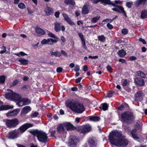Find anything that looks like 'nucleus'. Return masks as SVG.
<instances>
[{
    "label": "nucleus",
    "mask_w": 147,
    "mask_h": 147,
    "mask_svg": "<svg viewBox=\"0 0 147 147\" xmlns=\"http://www.w3.org/2000/svg\"><path fill=\"white\" fill-rule=\"evenodd\" d=\"M123 137L121 131L118 130L112 131L109 136V142L115 146L125 147L127 145L128 141Z\"/></svg>",
    "instance_id": "obj_1"
},
{
    "label": "nucleus",
    "mask_w": 147,
    "mask_h": 147,
    "mask_svg": "<svg viewBox=\"0 0 147 147\" xmlns=\"http://www.w3.org/2000/svg\"><path fill=\"white\" fill-rule=\"evenodd\" d=\"M118 115L121 121L128 124L132 123L135 119V115L132 112L125 111Z\"/></svg>",
    "instance_id": "obj_2"
},
{
    "label": "nucleus",
    "mask_w": 147,
    "mask_h": 147,
    "mask_svg": "<svg viewBox=\"0 0 147 147\" xmlns=\"http://www.w3.org/2000/svg\"><path fill=\"white\" fill-rule=\"evenodd\" d=\"M28 131L34 136L37 137L38 140L40 142L46 143L48 142V137L47 134L42 130L38 129H33Z\"/></svg>",
    "instance_id": "obj_3"
},
{
    "label": "nucleus",
    "mask_w": 147,
    "mask_h": 147,
    "mask_svg": "<svg viewBox=\"0 0 147 147\" xmlns=\"http://www.w3.org/2000/svg\"><path fill=\"white\" fill-rule=\"evenodd\" d=\"M85 110V108L83 104L79 102L76 101V103L74 104V108L72 111L76 113H82Z\"/></svg>",
    "instance_id": "obj_4"
},
{
    "label": "nucleus",
    "mask_w": 147,
    "mask_h": 147,
    "mask_svg": "<svg viewBox=\"0 0 147 147\" xmlns=\"http://www.w3.org/2000/svg\"><path fill=\"white\" fill-rule=\"evenodd\" d=\"M5 122L7 127L9 129L16 127L19 123L18 120L16 118L11 120L6 119Z\"/></svg>",
    "instance_id": "obj_5"
},
{
    "label": "nucleus",
    "mask_w": 147,
    "mask_h": 147,
    "mask_svg": "<svg viewBox=\"0 0 147 147\" xmlns=\"http://www.w3.org/2000/svg\"><path fill=\"white\" fill-rule=\"evenodd\" d=\"M92 129L91 125L87 123L78 127L77 129V131L81 133L85 134L90 131Z\"/></svg>",
    "instance_id": "obj_6"
},
{
    "label": "nucleus",
    "mask_w": 147,
    "mask_h": 147,
    "mask_svg": "<svg viewBox=\"0 0 147 147\" xmlns=\"http://www.w3.org/2000/svg\"><path fill=\"white\" fill-rule=\"evenodd\" d=\"M33 126L34 125L32 124L26 123L22 125L17 129L18 130L19 134L21 135L24 133L28 128Z\"/></svg>",
    "instance_id": "obj_7"
},
{
    "label": "nucleus",
    "mask_w": 147,
    "mask_h": 147,
    "mask_svg": "<svg viewBox=\"0 0 147 147\" xmlns=\"http://www.w3.org/2000/svg\"><path fill=\"white\" fill-rule=\"evenodd\" d=\"M20 135L18 130L17 129L9 131L8 135V138L10 139L14 140L17 138Z\"/></svg>",
    "instance_id": "obj_8"
},
{
    "label": "nucleus",
    "mask_w": 147,
    "mask_h": 147,
    "mask_svg": "<svg viewBox=\"0 0 147 147\" xmlns=\"http://www.w3.org/2000/svg\"><path fill=\"white\" fill-rule=\"evenodd\" d=\"M31 110V108L29 106H26L23 107L20 114L21 117H24Z\"/></svg>",
    "instance_id": "obj_9"
},
{
    "label": "nucleus",
    "mask_w": 147,
    "mask_h": 147,
    "mask_svg": "<svg viewBox=\"0 0 147 147\" xmlns=\"http://www.w3.org/2000/svg\"><path fill=\"white\" fill-rule=\"evenodd\" d=\"M78 138L76 136L71 137L69 142V146L71 147H76L77 145Z\"/></svg>",
    "instance_id": "obj_10"
},
{
    "label": "nucleus",
    "mask_w": 147,
    "mask_h": 147,
    "mask_svg": "<svg viewBox=\"0 0 147 147\" xmlns=\"http://www.w3.org/2000/svg\"><path fill=\"white\" fill-rule=\"evenodd\" d=\"M62 15L64 18V20L67 22L71 26L75 25V23L72 20L67 14L63 13L62 14Z\"/></svg>",
    "instance_id": "obj_11"
},
{
    "label": "nucleus",
    "mask_w": 147,
    "mask_h": 147,
    "mask_svg": "<svg viewBox=\"0 0 147 147\" xmlns=\"http://www.w3.org/2000/svg\"><path fill=\"white\" fill-rule=\"evenodd\" d=\"M63 125L67 131H72L77 130V128L74 126L72 124L69 122H66L63 124Z\"/></svg>",
    "instance_id": "obj_12"
},
{
    "label": "nucleus",
    "mask_w": 147,
    "mask_h": 147,
    "mask_svg": "<svg viewBox=\"0 0 147 147\" xmlns=\"http://www.w3.org/2000/svg\"><path fill=\"white\" fill-rule=\"evenodd\" d=\"M134 83L136 85L142 86L145 85L144 80L140 77L136 78L134 79Z\"/></svg>",
    "instance_id": "obj_13"
},
{
    "label": "nucleus",
    "mask_w": 147,
    "mask_h": 147,
    "mask_svg": "<svg viewBox=\"0 0 147 147\" xmlns=\"http://www.w3.org/2000/svg\"><path fill=\"white\" fill-rule=\"evenodd\" d=\"M78 35L82 41L81 44L82 47L88 51V49L86 45L85 39L83 34L81 33H79L78 34Z\"/></svg>",
    "instance_id": "obj_14"
},
{
    "label": "nucleus",
    "mask_w": 147,
    "mask_h": 147,
    "mask_svg": "<svg viewBox=\"0 0 147 147\" xmlns=\"http://www.w3.org/2000/svg\"><path fill=\"white\" fill-rule=\"evenodd\" d=\"M88 143L89 147H97V143L93 138H90Z\"/></svg>",
    "instance_id": "obj_15"
},
{
    "label": "nucleus",
    "mask_w": 147,
    "mask_h": 147,
    "mask_svg": "<svg viewBox=\"0 0 147 147\" xmlns=\"http://www.w3.org/2000/svg\"><path fill=\"white\" fill-rule=\"evenodd\" d=\"M137 129L135 128L131 130L130 131L131 136L134 140H139L140 139V138L137 134Z\"/></svg>",
    "instance_id": "obj_16"
},
{
    "label": "nucleus",
    "mask_w": 147,
    "mask_h": 147,
    "mask_svg": "<svg viewBox=\"0 0 147 147\" xmlns=\"http://www.w3.org/2000/svg\"><path fill=\"white\" fill-rule=\"evenodd\" d=\"M86 118L87 120L93 122L98 121L100 119V117L98 116H89L86 117Z\"/></svg>",
    "instance_id": "obj_17"
},
{
    "label": "nucleus",
    "mask_w": 147,
    "mask_h": 147,
    "mask_svg": "<svg viewBox=\"0 0 147 147\" xmlns=\"http://www.w3.org/2000/svg\"><path fill=\"white\" fill-rule=\"evenodd\" d=\"M63 124H59L58 126L56 131L57 133L63 134L65 131Z\"/></svg>",
    "instance_id": "obj_18"
},
{
    "label": "nucleus",
    "mask_w": 147,
    "mask_h": 147,
    "mask_svg": "<svg viewBox=\"0 0 147 147\" xmlns=\"http://www.w3.org/2000/svg\"><path fill=\"white\" fill-rule=\"evenodd\" d=\"M143 94V93L142 92H137L135 95V100L137 101H140L142 100Z\"/></svg>",
    "instance_id": "obj_19"
},
{
    "label": "nucleus",
    "mask_w": 147,
    "mask_h": 147,
    "mask_svg": "<svg viewBox=\"0 0 147 147\" xmlns=\"http://www.w3.org/2000/svg\"><path fill=\"white\" fill-rule=\"evenodd\" d=\"M76 103V101L74 102L69 100H67L65 101L66 106L69 107L72 111L74 108V104Z\"/></svg>",
    "instance_id": "obj_20"
},
{
    "label": "nucleus",
    "mask_w": 147,
    "mask_h": 147,
    "mask_svg": "<svg viewBox=\"0 0 147 147\" xmlns=\"http://www.w3.org/2000/svg\"><path fill=\"white\" fill-rule=\"evenodd\" d=\"M44 11L46 14L48 16L53 14L54 12V10L52 8L47 7L45 9Z\"/></svg>",
    "instance_id": "obj_21"
},
{
    "label": "nucleus",
    "mask_w": 147,
    "mask_h": 147,
    "mask_svg": "<svg viewBox=\"0 0 147 147\" xmlns=\"http://www.w3.org/2000/svg\"><path fill=\"white\" fill-rule=\"evenodd\" d=\"M89 6L87 5H84L82 7V13L83 14H88L89 11Z\"/></svg>",
    "instance_id": "obj_22"
},
{
    "label": "nucleus",
    "mask_w": 147,
    "mask_h": 147,
    "mask_svg": "<svg viewBox=\"0 0 147 147\" xmlns=\"http://www.w3.org/2000/svg\"><path fill=\"white\" fill-rule=\"evenodd\" d=\"M110 5H111L113 6L118 8L119 9V11L118 12L119 13H121L125 11L124 9L122 6L115 4L111 2V4H110Z\"/></svg>",
    "instance_id": "obj_23"
},
{
    "label": "nucleus",
    "mask_w": 147,
    "mask_h": 147,
    "mask_svg": "<svg viewBox=\"0 0 147 147\" xmlns=\"http://www.w3.org/2000/svg\"><path fill=\"white\" fill-rule=\"evenodd\" d=\"M20 112V110L18 109H16L9 113L7 115L9 116H13L17 115Z\"/></svg>",
    "instance_id": "obj_24"
},
{
    "label": "nucleus",
    "mask_w": 147,
    "mask_h": 147,
    "mask_svg": "<svg viewBox=\"0 0 147 147\" xmlns=\"http://www.w3.org/2000/svg\"><path fill=\"white\" fill-rule=\"evenodd\" d=\"M13 107V106L9 105H2L0 107V111L7 110L12 109Z\"/></svg>",
    "instance_id": "obj_25"
},
{
    "label": "nucleus",
    "mask_w": 147,
    "mask_h": 147,
    "mask_svg": "<svg viewBox=\"0 0 147 147\" xmlns=\"http://www.w3.org/2000/svg\"><path fill=\"white\" fill-rule=\"evenodd\" d=\"M18 61L20 62L22 65H26L28 64L29 61L26 59L23 58H20L18 59Z\"/></svg>",
    "instance_id": "obj_26"
},
{
    "label": "nucleus",
    "mask_w": 147,
    "mask_h": 147,
    "mask_svg": "<svg viewBox=\"0 0 147 147\" xmlns=\"http://www.w3.org/2000/svg\"><path fill=\"white\" fill-rule=\"evenodd\" d=\"M61 23L60 22H57L55 23L54 28L56 32H59L61 30Z\"/></svg>",
    "instance_id": "obj_27"
},
{
    "label": "nucleus",
    "mask_w": 147,
    "mask_h": 147,
    "mask_svg": "<svg viewBox=\"0 0 147 147\" xmlns=\"http://www.w3.org/2000/svg\"><path fill=\"white\" fill-rule=\"evenodd\" d=\"M128 107V105L127 103H125L121 105L120 106L118 107L117 110L120 111H123L125 108H127Z\"/></svg>",
    "instance_id": "obj_28"
},
{
    "label": "nucleus",
    "mask_w": 147,
    "mask_h": 147,
    "mask_svg": "<svg viewBox=\"0 0 147 147\" xmlns=\"http://www.w3.org/2000/svg\"><path fill=\"white\" fill-rule=\"evenodd\" d=\"M117 54L120 57H124L127 54L126 52L123 49L119 50Z\"/></svg>",
    "instance_id": "obj_29"
},
{
    "label": "nucleus",
    "mask_w": 147,
    "mask_h": 147,
    "mask_svg": "<svg viewBox=\"0 0 147 147\" xmlns=\"http://www.w3.org/2000/svg\"><path fill=\"white\" fill-rule=\"evenodd\" d=\"M108 105L107 103H104L100 105L99 108L103 110L104 111H105L108 109Z\"/></svg>",
    "instance_id": "obj_30"
},
{
    "label": "nucleus",
    "mask_w": 147,
    "mask_h": 147,
    "mask_svg": "<svg viewBox=\"0 0 147 147\" xmlns=\"http://www.w3.org/2000/svg\"><path fill=\"white\" fill-rule=\"evenodd\" d=\"M36 31L38 34L40 35H43L45 34V31L39 27L37 28L36 29Z\"/></svg>",
    "instance_id": "obj_31"
},
{
    "label": "nucleus",
    "mask_w": 147,
    "mask_h": 147,
    "mask_svg": "<svg viewBox=\"0 0 147 147\" xmlns=\"http://www.w3.org/2000/svg\"><path fill=\"white\" fill-rule=\"evenodd\" d=\"M147 0H137L135 3V5L137 6H138L141 4L144 5L146 2Z\"/></svg>",
    "instance_id": "obj_32"
},
{
    "label": "nucleus",
    "mask_w": 147,
    "mask_h": 147,
    "mask_svg": "<svg viewBox=\"0 0 147 147\" xmlns=\"http://www.w3.org/2000/svg\"><path fill=\"white\" fill-rule=\"evenodd\" d=\"M14 92H7L5 94V97L6 98L13 99Z\"/></svg>",
    "instance_id": "obj_33"
},
{
    "label": "nucleus",
    "mask_w": 147,
    "mask_h": 147,
    "mask_svg": "<svg viewBox=\"0 0 147 147\" xmlns=\"http://www.w3.org/2000/svg\"><path fill=\"white\" fill-rule=\"evenodd\" d=\"M50 54L52 56H55L56 57H60L61 55V53L59 51H56L54 52L52 51H50Z\"/></svg>",
    "instance_id": "obj_34"
},
{
    "label": "nucleus",
    "mask_w": 147,
    "mask_h": 147,
    "mask_svg": "<svg viewBox=\"0 0 147 147\" xmlns=\"http://www.w3.org/2000/svg\"><path fill=\"white\" fill-rule=\"evenodd\" d=\"M21 96L18 94L14 93L13 99L15 100H19L21 98Z\"/></svg>",
    "instance_id": "obj_35"
},
{
    "label": "nucleus",
    "mask_w": 147,
    "mask_h": 147,
    "mask_svg": "<svg viewBox=\"0 0 147 147\" xmlns=\"http://www.w3.org/2000/svg\"><path fill=\"white\" fill-rule=\"evenodd\" d=\"M141 18L144 19L147 18V11L145 10L142 11L141 13Z\"/></svg>",
    "instance_id": "obj_36"
},
{
    "label": "nucleus",
    "mask_w": 147,
    "mask_h": 147,
    "mask_svg": "<svg viewBox=\"0 0 147 147\" xmlns=\"http://www.w3.org/2000/svg\"><path fill=\"white\" fill-rule=\"evenodd\" d=\"M98 40L102 42H104L106 41V37L104 35H99L98 36Z\"/></svg>",
    "instance_id": "obj_37"
},
{
    "label": "nucleus",
    "mask_w": 147,
    "mask_h": 147,
    "mask_svg": "<svg viewBox=\"0 0 147 147\" xmlns=\"http://www.w3.org/2000/svg\"><path fill=\"white\" fill-rule=\"evenodd\" d=\"M20 82L18 79H15L14 80L13 82L10 84V88L16 86Z\"/></svg>",
    "instance_id": "obj_38"
},
{
    "label": "nucleus",
    "mask_w": 147,
    "mask_h": 147,
    "mask_svg": "<svg viewBox=\"0 0 147 147\" xmlns=\"http://www.w3.org/2000/svg\"><path fill=\"white\" fill-rule=\"evenodd\" d=\"M22 101L26 105H28L31 103V100L28 98H23Z\"/></svg>",
    "instance_id": "obj_39"
},
{
    "label": "nucleus",
    "mask_w": 147,
    "mask_h": 147,
    "mask_svg": "<svg viewBox=\"0 0 147 147\" xmlns=\"http://www.w3.org/2000/svg\"><path fill=\"white\" fill-rule=\"evenodd\" d=\"M65 3L66 4H70L72 5H75L74 0H65Z\"/></svg>",
    "instance_id": "obj_40"
},
{
    "label": "nucleus",
    "mask_w": 147,
    "mask_h": 147,
    "mask_svg": "<svg viewBox=\"0 0 147 147\" xmlns=\"http://www.w3.org/2000/svg\"><path fill=\"white\" fill-rule=\"evenodd\" d=\"M137 73L139 76H140L142 78H145L146 75L142 71H137Z\"/></svg>",
    "instance_id": "obj_41"
},
{
    "label": "nucleus",
    "mask_w": 147,
    "mask_h": 147,
    "mask_svg": "<svg viewBox=\"0 0 147 147\" xmlns=\"http://www.w3.org/2000/svg\"><path fill=\"white\" fill-rule=\"evenodd\" d=\"M49 40V41H48L47 44L48 45H53V43H56L57 41L56 39H54L52 38H48Z\"/></svg>",
    "instance_id": "obj_42"
},
{
    "label": "nucleus",
    "mask_w": 147,
    "mask_h": 147,
    "mask_svg": "<svg viewBox=\"0 0 147 147\" xmlns=\"http://www.w3.org/2000/svg\"><path fill=\"white\" fill-rule=\"evenodd\" d=\"M100 16H97L96 17H93L91 21L93 23H96L100 19Z\"/></svg>",
    "instance_id": "obj_43"
},
{
    "label": "nucleus",
    "mask_w": 147,
    "mask_h": 147,
    "mask_svg": "<svg viewBox=\"0 0 147 147\" xmlns=\"http://www.w3.org/2000/svg\"><path fill=\"white\" fill-rule=\"evenodd\" d=\"M5 76L4 75L0 76V84H3L5 82Z\"/></svg>",
    "instance_id": "obj_44"
},
{
    "label": "nucleus",
    "mask_w": 147,
    "mask_h": 147,
    "mask_svg": "<svg viewBox=\"0 0 147 147\" xmlns=\"http://www.w3.org/2000/svg\"><path fill=\"white\" fill-rule=\"evenodd\" d=\"M18 7L20 9H23L26 8V5L24 3L20 2L18 4Z\"/></svg>",
    "instance_id": "obj_45"
},
{
    "label": "nucleus",
    "mask_w": 147,
    "mask_h": 147,
    "mask_svg": "<svg viewBox=\"0 0 147 147\" xmlns=\"http://www.w3.org/2000/svg\"><path fill=\"white\" fill-rule=\"evenodd\" d=\"M115 93V91L113 90H110L109 91L107 94V97L111 98L113 94Z\"/></svg>",
    "instance_id": "obj_46"
},
{
    "label": "nucleus",
    "mask_w": 147,
    "mask_h": 147,
    "mask_svg": "<svg viewBox=\"0 0 147 147\" xmlns=\"http://www.w3.org/2000/svg\"><path fill=\"white\" fill-rule=\"evenodd\" d=\"M128 84H129V80L127 79H125L122 84L123 86L125 87L127 86Z\"/></svg>",
    "instance_id": "obj_47"
},
{
    "label": "nucleus",
    "mask_w": 147,
    "mask_h": 147,
    "mask_svg": "<svg viewBox=\"0 0 147 147\" xmlns=\"http://www.w3.org/2000/svg\"><path fill=\"white\" fill-rule=\"evenodd\" d=\"M48 35L49 36L53 38L57 39H58V38L54 34L51 32H50L49 34H48Z\"/></svg>",
    "instance_id": "obj_48"
},
{
    "label": "nucleus",
    "mask_w": 147,
    "mask_h": 147,
    "mask_svg": "<svg viewBox=\"0 0 147 147\" xmlns=\"http://www.w3.org/2000/svg\"><path fill=\"white\" fill-rule=\"evenodd\" d=\"M15 55L18 57H20L21 56H24L27 55V54L23 51H21L19 53L16 54Z\"/></svg>",
    "instance_id": "obj_49"
},
{
    "label": "nucleus",
    "mask_w": 147,
    "mask_h": 147,
    "mask_svg": "<svg viewBox=\"0 0 147 147\" xmlns=\"http://www.w3.org/2000/svg\"><path fill=\"white\" fill-rule=\"evenodd\" d=\"M106 68L107 70L110 73H111L113 72V69L110 65H108L106 67Z\"/></svg>",
    "instance_id": "obj_50"
},
{
    "label": "nucleus",
    "mask_w": 147,
    "mask_h": 147,
    "mask_svg": "<svg viewBox=\"0 0 147 147\" xmlns=\"http://www.w3.org/2000/svg\"><path fill=\"white\" fill-rule=\"evenodd\" d=\"M39 115V113L38 112H34L32 113L31 116L32 117H36L37 116Z\"/></svg>",
    "instance_id": "obj_51"
},
{
    "label": "nucleus",
    "mask_w": 147,
    "mask_h": 147,
    "mask_svg": "<svg viewBox=\"0 0 147 147\" xmlns=\"http://www.w3.org/2000/svg\"><path fill=\"white\" fill-rule=\"evenodd\" d=\"M49 40L47 39L46 40L45 39H43L41 42V43L42 44H47L48 41H49Z\"/></svg>",
    "instance_id": "obj_52"
},
{
    "label": "nucleus",
    "mask_w": 147,
    "mask_h": 147,
    "mask_svg": "<svg viewBox=\"0 0 147 147\" xmlns=\"http://www.w3.org/2000/svg\"><path fill=\"white\" fill-rule=\"evenodd\" d=\"M137 59V58L134 56H130L129 59V60L131 61H134Z\"/></svg>",
    "instance_id": "obj_53"
},
{
    "label": "nucleus",
    "mask_w": 147,
    "mask_h": 147,
    "mask_svg": "<svg viewBox=\"0 0 147 147\" xmlns=\"http://www.w3.org/2000/svg\"><path fill=\"white\" fill-rule=\"evenodd\" d=\"M128 30L125 28L123 29L122 30V33L124 35L128 33Z\"/></svg>",
    "instance_id": "obj_54"
},
{
    "label": "nucleus",
    "mask_w": 147,
    "mask_h": 147,
    "mask_svg": "<svg viewBox=\"0 0 147 147\" xmlns=\"http://www.w3.org/2000/svg\"><path fill=\"white\" fill-rule=\"evenodd\" d=\"M132 3L130 2H127L126 3V6L128 8H131L132 7Z\"/></svg>",
    "instance_id": "obj_55"
},
{
    "label": "nucleus",
    "mask_w": 147,
    "mask_h": 147,
    "mask_svg": "<svg viewBox=\"0 0 147 147\" xmlns=\"http://www.w3.org/2000/svg\"><path fill=\"white\" fill-rule=\"evenodd\" d=\"M123 88L126 90L128 92H131V89L129 88L128 86H125Z\"/></svg>",
    "instance_id": "obj_56"
},
{
    "label": "nucleus",
    "mask_w": 147,
    "mask_h": 147,
    "mask_svg": "<svg viewBox=\"0 0 147 147\" xmlns=\"http://www.w3.org/2000/svg\"><path fill=\"white\" fill-rule=\"evenodd\" d=\"M63 70V69L61 67H58L56 70L57 72V73H61L62 72V71Z\"/></svg>",
    "instance_id": "obj_57"
},
{
    "label": "nucleus",
    "mask_w": 147,
    "mask_h": 147,
    "mask_svg": "<svg viewBox=\"0 0 147 147\" xmlns=\"http://www.w3.org/2000/svg\"><path fill=\"white\" fill-rule=\"evenodd\" d=\"M56 131H55V130H52L51 131V136L52 137H55V133H56Z\"/></svg>",
    "instance_id": "obj_58"
},
{
    "label": "nucleus",
    "mask_w": 147,
    "mask_h": 147,
    "mask_svg": "<svg viewBox=\"0 0 147 147\" xmlns=\"http://www.w3.org/2000/svg\"><path fill=\"white\" fill-rule=\"evenodd\" d=\"M107 28L109 29H112L113 28V26L109 23L107 24Z\"/></svg>",
    "instance_id": "obj_59"
},
{
    "label": "nucleus",
    "mask_w": 147,
    "mask_h": 147,
    "mask_svg": "<svg viewBox=\"0 0 147 147\" xmlns=\"http://www.w3.org/2000/svg\"><path fill=\"white\" fill-rule=\"evenodd\" d=\"M28 10V13L29 15L32 14L33 13V11L29 7H28L27 8Z\"/></svg>",
    "instance_id": "obj_60"
},
{
    "label": "nucleus",
    "mask_w": 147,
    "mask_h": 147,
    "mask_svg": "<svg viewBox=\"0 0 147 147\" xmlns=\"http://www.w3.org/2000/svg\"><path fill=\"white\" fill-rule=\"evenodd\" d=\"M139 40L140 41L142 42L144 44H146V42L145 40L141 38H139Z\"/></svg>",
    "instance_id": "obj_61"
},
{
    "label": "nucleus",
    "mask_w": 147,
    "mask_h": 147,
    "mask_svg": "<svg viewBox=\"0 0 147 147\" xmlns=\"http://www.w3.org/2000/svg\"><path fill=\"white\" fill-rule=\"evenodd\" d=\"M80 70V67L78 65H76L75 67L74 70L75 71H78Z\"/></svg>",
    "instance_id": "obj_62"
},
{
    "label": "nucleus",
    "mask_w": 147,
    "mask_h": 147,
    "mask_svg": "<svg viewBox=\"0 0 147 147\" xmlns=\"http://www.w3.org/2000/svg\"><path fill=\"white\" fill-rule=\"evenodd\" d=\"M61 39L62 42L65 43V42L66 40L63 36H61Z\"/></svg>",
    "instance_id": "obj_63"
},
{
    "label": "nucleus",
    "mask_w": 147,
    "mask_h": 147,
    "mask_svg": "<svg viewBox=\"0 0 147 147\" xmlns=\"http://www.w3.org/2000/svg\"><path fill=\"white\" fill-rule=\"evenodd\" d=\"M82 79V78L80 77L76 80L75 82L76 83H80Z\"/></svg>",
    "instance_id": "obj_64"
}]
</instances>
